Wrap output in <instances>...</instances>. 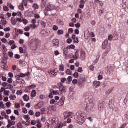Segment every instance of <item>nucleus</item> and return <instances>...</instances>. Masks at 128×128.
Segmentation results:
<instances>
[{
    "label": "nucleus",
    "mask_w": 128,
    "mask_h": 128,
    "mask_svg": "<svg viewBox=\"0 0 128 128\" xmlns=\"http://www.w3.org/2000/svg\"><path fill=\"white\" fill-rule=\"evenodd\" d=\"M64 114L65 118H68L69 116H72L74 114V113L72 112H65Z\"/></svg>",
    "instance_id": "10"
},
{
    "label": "nucleus",
    "mask_w": 128,
    "mask_h": 128,
    "mask_svg": "<svg viewBox=\"0 0 128 128\" xmlns=\"http://www.w3.org/2000/svg\"><path fill=\"white\" fill-rule=\"evenodd\" d=\"M96 4H98L99 2V5H100V6H103L104 5V2H102L101 0H95Z\"/></svg>",
    "instance_id": "23"
},
{
    "label": "nucleus",
    "mask_w": 128,
    "mask_h": 128,
    "mask_svg": "<svg viewBox=\"0 0 128 128\" xmlns=\"http://www.w3.org/2000/svg\"><path fill=\"white\" fill-rule=\"evenodd\" d=\"M15 108H20V104L16 103Z\"/></svg>",
    "instance_id": "47"
},
{
    "label": "nucleus",
    "mask_w": 128,
    "mask_h": 128,
    "mask_svg": "<svg viewBox=\"0 0 128 128\" xmlns=\"http://www.w3.org/2000/svg\"><path fill=\"white\" fill-rule=\"evenodd\" d=\"M0 108H2L3 110L5 108L6 105L4 104V102H0Z\"/></svg>",
    "instance_id": "28"
},
{
    "label": "nucleus",
    "mask_w": 128,
    "mask_h": 128,
    "mask_svg": "<svg viewBox=\"0 0 128 128\" xmlns=\"http://www.w3.org/2000/svg\"><path fill=\"white\" fill-rule=\"evenodd\" d=\"M33 8H34V10H36L40 8V6L36 4H33Z\"/></svg>",
    "instance_id": "25"
},
{
    "label": "nucleus",
    "mask_w": 128,
    "mask_h": 128,
    "mask_svg": "<svg viewBox=\"0 0 128 128\" xmlns=\"http://www.w3.org/2000/svg\"><path fill=\"white\" fill-rule=\"evenodd\" d=\"M52 124H56L55 128H62L64 126V124L62 122H56V118H52L51 120Z\"/></svg>",
    "instance_id": "2"
},
{
    "label": "nucleus",
    "mask_w": 128,
    "mask_h": 128,
    "mask_svg": "<svg viewBox=\"0 0 128 128\" xmlns=\"http://www.w3.org/2000/svg\"><path fill=\"white\" fill-rule=\"evenodd\" d=\"M41 25L43 28H46V23L45 22H41Z\"/></svg>",
    "instance_id": "48"
},
{
    "label": "nucleus",
    "mask_w": 128,
    "mask_h": 128,
    "mask_svg": "<svg viewBox=\"0 0 128 128\" xmlns=\"http://www.w3.org/2000/svg\"><path fill=\"white\" fill-rule=\"evenodd\" d=\"M36 96V92L34 90H33L32 92L31 96L34 98Z\"/></svg>",
    "instance_id": "34"
},
{
    "label": "nucleus",
    "mask_w": 128,
    "mask_h": 128,
    "mask_svg": "<svg viewBox=\"0 0 128 128\" xmlns=\"http://www.w3.org/2000/svg\"><path fill=\"white\" fill-rule=\"evenodd\" d=\"M9 98H10L11 100H16V95H10Z\"/></svg>",
    "instance_id": "26"
},
{
    "label": "nucleus",
    "mask_w": 128,
    "mask_h": 128,
    "mask_svg": "<svg viewBox=\"0 0 128 128\" xmlns=\"http://www.w3.org/2000/svg\"><path fill=\"white\" fill-rule=\"evenodd\" d=\"M76 48V46L74 45V44H71L70 46H68V47H67V50H75Z\"/></svg>",
    "instance_id": "18"
},
{
    "label": "nucleus",
    "mask_w": 128,
    "mask_h": 128,
    "mask_svg": "<svg viewBox=\"0 0 128 128\" xmlns=\"http://www.w3.org/2000/svg\"><path fill=\"white\" fill-rule=\"evenodd\" d=\"M41 112L42 114H50V112H48V109L46 108H43L41 110Z\"/></svg>",
    "instance_id": "14"
},
{
    "label": "nucleus",
    "mask_w": 128,
    "mask_h": 128,
    "mask_svg": "<svg viewBox=\"0 0 128 128\" xmlns=\"http://www.w3.org/2000/svg\"><path fill=\"white\" fill-rule=\"evenodd\" d=\"M24 30L26 32H30V27L26 26L24 28Z\"/></svg>",
    "instance_id": "53"
},
{
    "label": "nucleus",
    "mask_w": 128,
    "mask_h": 128,
    "mask_svg": "<svg viewBox=\"0 0 128 128\" xmlns=\"http://www.w3.org/2000/svg\"><path fill=\"white\" fill-rule=\"evenodd\" d=\"M81 116V123H84L86 118V114H80Z\"/></svg>",
    "instance_id": "9"
},
{
    "label": "nucleus",
    "mask_w": 128,
    "mask_h": 128,
    "mask_svg": "<svg viewBox=\"0 0 128 128\" xmlns=\"http://www.w3.org/2000/svg\"><path fill=\"white\" fill-rule=\"evenodd\" d=\"M14 44V41L11 40L9 42L8 44L10 46H12V44Z\"/></svg>",
    "instance_id": "55"
},
{
    "label": "nucleus",
    "mask_w": 128,
    "mask_h": 128,
    "mask_svg": "<svg viewBox=\"0 0 128 128\" xmlns=\"http://www.w3.org/2000/svg\"><path fill=\"white\" fill-rule=\"evenodd\" d=\"M46 10L48 12H52L54 10V8L52 6H49L46 8Z\"/></svg>",
    "instance_id": "27"
},
{
    "label": "nucleus",
    "mask_w": 128,
    "mask_h": 128,
    "mask_svg": "<svg viewBox=\"0 0 128 128\" xmlns=\"http://www.w3.org/2000/svg\"><path fill=\"white\" fill-rule=\"evenodd\" d=\"M66 74H68V76H70V74H72V71H70V70H68L66 71Z\"/></svg>",
    "instance_id": "51"
},
{
    "label": "nucleus",
    "mask_w": 128,
    "mask_h": 128,
    "mask_svg": "<svg viewBox=\"0 0 128 128\" xmlns=\"http://www.w3.org/2000/svg\"><path fill=\"white\" fill-rule=\"evenodd\" d=\"M80 112H77L76 114V116H75V120L78 122H80L78 120H80Z\"/></svg>",
    "instance_id": "16"
},
{
    "label": "nucleus",
    "mask_w": 128,
    "mask_h": 128,
    "mask_svg": "<svg viewBox=\"0 0 128 128\" xmlns=\"http://www.w3.org/2000/svg\"><path fill=\"white\" fill-rule=\"evenodd\" d=\"M108 40H105L103 43V48L104 50H106V47L107 45L108 44Z\"/></svg>",
    "instance_id": "20"
},
{
    "label": "nucleus",
    "mask_w": 128,
    "mask_h": 128,
    "mask_svg": "<svg viewBox=\"0 0 128 128\" xmlns=\"http://www.w3.org/2000/svg\"><path fill=\"white\" fill-rule=\"evenodd\" d=\"M94 86H95L96 87H100V80H94Z\"/></svg>",
    "instance_id": "17"
},
{
    "label": "nucleus",
    "mask_w": 128,
    "mask_h": 128,
    "mask_svg": "<svg viewBox=\"0 0 128 128\" xmlns=\"http://www.w3.org/2000/svg\"><path fill=\"white\" fill-rule=\"evenodd\" d=\"M60 72H64V65L60 66Z\"/></svg>",
    "instance_id": "39"
},
{
    "label": "nucleus",
    "mask_w": 128,
    "mask_h": 128,
    "mask_svg": "<svg viewBox=\"0 0 128 128\" xmlns=\"http://www.w3.org/2000/svg\"><path fill=\"white\" fill-rule=\"evenodd\" d=\"M24 118L26 120H30V116L28 115H25L24 116Z\"/></svg>",
    "instance_id": "40"
},
{
    "label": "nucleus",
    "mask_w": 128,
    "mask_h": 128,
    "mask_svg": "<svg viewBox=\"0 0 128 128\" xmlns=\"http://www.w3.org/2000/svg\"><path fill=\"white\" fill-rule=\"evenodd\" d=\"M36 88V86L32 85V86H28V88H29V90H32L33 88Z\"/></svg>",
    "instance_id": "43"
},
{
    "label": "nucleus",
    "mask_w": 128,
    "mask_h": 128,
    "mask_svg": "<svg viewBox=\"0 0 128 128\" xmlns=\"http://www.w3.org/2000/svg\"><path fill=\"white\" fill-rule=\"evenodd\" d=\"M50 92H52V94H53L54 96H58V94H60V93H58V91H54L53 90H51Z\"/></svg>",
    "instance_id": "31"
},
{
    "label": "nucleus",
    "mask_w": 128,
    "mask_h": 128,
    "mask_svg": "<svg viewBox=\"0 0 128 128\" xmlns=\"http://www.w3.org/2000/svg\"><path fill=\"white\" fill-rule=\"evenodd\" d=\"M8 84H12V78H8Z\"/></svg>",
    "instance_id": "62"
},
{
    "label": "nucleus",
    "mask_w": 128,
    "mask_h": 128,
    "mask_svg": "<svg viewBox=\"0 0 128 128\" xmlns=\"http://www.w3.org/2000/svg\"><path fill=\"white\" fill-rule=\"evenodd\" d=\"M86 82V78H81V86H84Z\"/></svg>",
    "instance_id": "19"
},
{
    "label": "nucleus",
    "mask_w": 128,
    "mask_h": 128,
    "mask_svg": "<svg viewBox=\"0 0 128 128\" xmlns=\"http://www.w3.org/2000/svg\"><path fill=\"white\" fill-rule=\"evenodd\" d=\"M46 0H42V4L41 6L42 8H46Z\"/></svg>",
    "instance_id": "24"
},
{
    "label": "nucleus",
    "mask_w": 128,
    "mask_h": 128,
    "mask_svg": "<svg viewBox=\"0 0 128 128\" xmlns=\"http://www.w3.org/2000/svg\"><path fill=\"white\" fill-rule=\"evenodd\" d=\"M22 112L24 114H26L28 112V110L26 108L22 109Z\"/></svg>",
    "instance_id": "64"
},
{
    "label": "nucleus",
    "mask_w": 128,
    "mask_h": 128,
    "mask_svg": "<svg viewBox=\"0 0 128 128\" xmlns=\"http://www.w3.org/2000/svg\"><path fill=\"white\" fill-rule=\"evenodd\" d=\"M0 24H2L3 26H6L8 24V21H6V19L1 20Z\"/></svg>",
    "instance_id": "11"
},
{
    "label": "nucleus",
    "mask_w": 128,
    "mask_h": 128,
    "mask_svg": "<svg viewBox=\"0 0 128 128\" xmlns=\"http://www.w3.org/2000/svg\"><path fill=\"white\" fill-rule=\"evenodd\" d=\"M96 106L95 100H90V104H87L86 106V110H92Z\"/></svg>",
    "instance_id": "1"
},
{
    "label": "nucleus",
    "mask_w": 128,
    "mask_h": 128,
    "mask_svg": "<svg viewBox=\"0 0 128 128\" xmlns=\"http://www.w3.org/2000/svg\"><path fill=\"white\" fill-rule=\"evenodd\" d=\"M4 12H9L10 8H8V7L6 6H4Z\"/></svg>",
    "instance_id": "45"
},
{
    "label": "nucleus",
    "mask_w": 128,
    "mask_h": 128,
    "mask_svg": "<svg viewBox=\"0 0 128 128\" xmlns=\"http://www.w3.org/2000/svg\"><path fill=\"white\" fill-rule=\"evenodd\" d=\"M111 50V47L108 46V48H106V51H105L104 53H103L102 54V58L104 59V58H106V56H107L108 52H110V51Z\"/></svg>",
    "instance_id": "6"
},
{
    "label": "nucleus",
    "mask_w": 128,
    "mask_h": 128,
    "mask_svg": "<svg viewBox=\"0 0 128 128\" xmlns=\"http://www.w3.org/2000/svg\"><path fill=\"white\" fill-rule=\"evenodd\" d=\"M22 94V90H18L16 92V94H18V96H20V94Z\"/></svg>",
    "instance_id": "56"
},
{
    "label": "nucleus",
    "mask_w": 128,
    "mask_h": 128,
    "mask_svg": "<svg viewBox=\"0 0 128 128\" xmlns=\"http://www.w3.org/2000/svg\"><path fill=\"white\" fill-rule=\"evenodd\" d=\"M58 36L64 34V30H58Z\"/></svg>",
    "instance_id": "42"
},
{
    "label": "nucleus",
    "mask_w": 128,
    "mask_h": 128,
    "mask_svg": "<svg viewBox=\"0 0 128 128\" xmlns=\"http://www.w3.org/2000/svg\"><path fill=\"white\" fill-rule=\"evenodd\" d=\"M1 48L4 52H6L8 50L6 49V46L2 45L1 47Z\"/></svg>",
    "instance_id": "29"
},
{
    "label": "nucleus",
    "mask_w": 128,
    "mask_h": 128,
    "mask_svg": "<svg viewBox=\"0 0 128 128\" xmlns=\"http://www.w3.org/2000/svg\"><path fill=\"white\" fill-rule=\"evenodd\" d=\"M18 128H22L23 126H22V123L20 122L17 125Z\"/></svg>",
    "instance_id": "54"
},
{
    "label": "nucleus",
    "mask_w": 128,
    "mask_h": 128,
    "mask_svg": "<svg viewBox=\"0 0 128 128\" xmlns=\"http://www.w3.org/2000/svg\"><path fill=\"white\" fill-rule=\"evenodd\" d=\"M113 90H114V87H110V89H108L106 92V95H110V94H112V92H113Z\"/></svg>",
    "instance_id": "13"
},
{
    "label": "nucleus",
    "mask_w": 128,
    "mask_h": 128,
    "mask_svg": "<svg viewBox=\"0 0 128 128\" xmlns=\"http://www.w3.org/2000/svg\"><path fill=\"white\" fill-rule=\"evenodd\" d=\"M86 1H87V0H81V5H80L81 8H84V4H86Z\"/></svg>",
    "instance_id": "22"
},
{
    "label": "nucleus",
    "mask_w": 128,
    "mask_h": 128,
    "mask_svg": "<svg viewBox=\"0 0 128 128\" xmlns=\"http://www.w3.org/2000/svg\"><path fill=\"white\" fill-rule=\"evenodd\" d=\"M1 42H4V44H6V42H8V40L4 38H3L1 39Z\"/></svg>",
    "instance_id": "52"
},
{
    "label": "nucleus",
    "mask_w": 128,
    "mask_h": 128,
    "mask_svg": "<svg viewBox=\"0 0 128 128\" xmlns=\"http://www.w3.org/2000/svg\"><path fill=\"white\" fill-rule=\"evenodd\" d=\"M14 88V86H12V84H8L6 90H12Z\"/></svg>",
    "instance_id": "30"
},
{
    "label": "nucleus",
    "mask_w": 128,
    "mask_h": 128,
    "mask_svg": "<svg viewBox=\"0 0 128 128\" xmlns=\"http://www.w3.org/2000/svg\"><path fill=\"white\" fill-rule=\"evenodd\" d=\"M6 106L8 108H10V106H12V102H8L6 103Z\"/></svg>",
    "instance_id": "35"
},
{
    "label": "nucleus",
    "mask_w": 128,
    "mask_h": 128,
    "mask_svg": "<svg viewBox=\"0 0 128 128\" xmlns=\"http://www.w3.org/2000/svg\"><path fill=\"white\" fill-rule=\"evenodd\" d=\"M8 124L12 126L16 125V122L14 121L9 120Z\"/></svg>",
    "instance_id": "41"
},
{
    "label": "nucleus",
    "mask_w": 128,
    "mask_h": 128,
    "mask_svg": "<svg viewBox=\"0 0 128 128\" xmlns=\"http://www.w3.org/2000/svg\"><path fill=\"white\" fill-rule=\"evenodd\" d=\"M19 9L20 10H24V6L22 4H21L19 6Z\"/></svg>",
    "instance_id": "49"
},
{
    "label": "nucleus",
    "mask_w": 128,
    "mask_h": 128,
    "mask_svg": "<svg viewBox=\"0 0 128 128\" xmlns=\"http://www.w3.org/2000/svg\"><path fill=\"white\" fill-rule=\"evenodd\" d=\"M84 36L85 37H86V36H92V40H94V36H95V33H94V32H91V33H90L88 30H86L84 32Z\"/></svg>",
    "instance_id": "4"
},
{
    "label": "nucleus",
    "mask_w": 128,
    "mask_h": 128,
    "mask_svg": "<svg viewBox=\"0 0 128 128\" xmlns=\"http://www.w3.org/2000/svg\"><path fill=\"white\" fill-rule=\"evenodd\" d=\"M124 104H128V92L127 95L126 96V98H124Z\"/></svg>",
    "instance_id": "36"
},
{
    "label": "nucleus",
    "mask_w": 128,
    "mask_h": 128,
    "mask_svg": "<svg viewBox=\"0 0 128 128\" xmlns=\"http://www.w3.org/2000/svg\"><path fill=\"white\" fill-rule=\"evenodd\" d=\"M34 17L35 18H40V15L38 14H35L34 15Z\"/></svg>",
    "instance_id": "60"
},
{
    "label": "nucleus",
    "mask_w": 128,
    "mask_h": 128,
    "mask_svg": "<svg viewBox=\"0 0 128 128\" xmlns=\"http://www.w3.org/2000/svg\"><path fill=\"white\" fill-rule=\"evenodd\" d=\"M44 104L43 102H40L39 104L36 106L35 108L36 110H40L42 108H44Z\"/></svg>",
    "instance_id": "8"
},
{
    "label": "nucleus",
    "mask_w": 128,
    "mask_h": 128,
    "mask_svg": "<svg viewBox=\"0 0 128 128\" xmlns=\"http://www.w3.org/2000/svg\"><path fill=\"white\" fill-rule=\"evenodd\" d=\"M10 118L11 120H13L14 122V120H16V118L14 116H10Z\"/></svg>",
    "instance_id": "44"
},
{
    "label": "nucleus",
    "mask_w": 128,
    "mask_h": 128,
    "mask_svg": "<svg viewBox=\"0 0 128 128\" xmlns=\"http://www.w3.org/2000/svg\"><path fill=\"white\" fill-rule=\"evenodd\" d=\"M8 82H4L2 83V86L3 88H8Z\"/></svg>",
    "instance_id": "50"
},
{
    "label": "nucleus",
    "mask_w": 128,
    "mask_h": 128,
    "mask_svg": "<svg viewBox=\"0 0 128 128\" xmlns=\"http://www.w3.org/2000/svg\"><path fill=\"white\" fill-rule=\"evenodd\" d=\"M74 78H78V72H76L74 74Z\"/></svg>",
    "instance_id": "59"
},
{
    "label": "nucleus",
    "mask_w": 128,
    "mask_h": 128,
    "mask_svg": "<svg viewBox=\"0 0 128 128\" xmlns=\"http://www.w3.org/2000/svg\"><path fill=\"white\" fill-rule=\"evenodd\" d=\"M86 56L85 51H81V58L82 59H86Z\"/></svg>",
    "instance_id": "21"
},
{
    "label": "nucleus",
    "mask_w": 128,
    "mask_h": 128,
    "mask_svg": "<svg viewBox=\"0 0 128 128\" xmlns=\"http://www.w3.org/2000/svg\"><path fill=\"white\" fill-rule=\"evenodd\" d=\"M54 46L58 48L60 46V40L58 39H55L52 41Z\"/></svg>",
    "instance_id": "7"
},
{
    "label": "nucleus",
    "mask_w": 128,
    "mask_h": 128,
    "mask_svg": "<svg viewBox=\"0 0 128 128\" xmlns=\"http://www.w3.org/2000/svg\"><path fill=\"white\" fill-rule=\"evenodd\" d=\"M4 94L6 96H10V91L5 90L4 92Z\"/></svg>",
    "instance_id": "33"
},
{
    "label": "nucleus",
    "mask_w": 128,
    "mask_h": 128,
    "mask_svg": "<svg viewBox=\"0 0 128 128\" xmlns=\"http://www.w3.org/2000/svg\"><path fill=\"white\" fill-rule=\"evenodd\" d=\"M24 100L26 102H28V100H30V97H28V95H24L23 96Z\"/></svg>",
    "instance_id": "32"
},
{
    "label": "nucleus",
    "mask_w": 128,
    "mask_h": 128,
    "mask_svg": "<svg viewBox=\"0 0 128 128\" xmlns=\"http://www.w3.org/2000/svg\"><path fill=\"white\" fill-rule=\"evenodd\" d=\"M68 32L69 34H74V29L72 28L69 29Z\"/></svg>",
    "instance_id": "63"
},
{
    "label": "nucleus",
    "mask_w": 128,
    "mask_h": 128,
    "mask_svg": "<svg viewBox=\"0 0 128 128\" xmlns=\"http://www.w3.org/2000/svg\"><path fill=\"white\" fill-rule=\"evenodd\" d=\"M14 114L16 116H18L20 114V112H18V110H14Z\"/></svg>",
    "instance_id": "58"
},
{
    "label": "nucleus",
    "mask_w": 128,
    "mask_h": 128,
    "mask_svg": "<svg viewBox=\"0 0 128 128\" xmlns=\"http://www.w3.org/2000/svg\"><path fill=\"white\" fill-rule=\"evenodd\" d=\"M30 26H31L32 28H34V30L36 28H38V26H36L35 24H31Z\"/></svg>",
    "instance_id": "37"
},
{
    "label": "nucleus",
    "mask_w": 128,
    "mask_h": 128,
    "mask_svg": "<svg viewBox=\"0 0 128 128\" xmlns=\"http://www.w3.org/2000/svg\"><path fill=\"white\" fill-rule=\"evenodd\" d=\"M37 128H42V124H41L40 122L38 123V124H37Z\"/></svg>",
    "instance_id": "57"
},
{
    "label": "nucleus",
    "mask_w": 128,
    "mask_h": 128,
    "mask_svg": "<svg viewBox=\"0 0 128 128\" xmlns=\"http://www.w3.org/2000/svg\"><path fill=\"white\" fill-rule=\"evenodd\" d=\"M20 64H21V66H26V62L20 61Z\"/></svg>",
    "instance_id": "38"
},
{
    "label": "nucleus",
    "mask_w": 128,
    "mask_h": 128,
    "mask_svg": "<svg viewBox=\"0 0 128 128\" xmlns=\"http://www.w3.org/2000/svg\"><path fill=\"white\" fill-rule=\"evenodd\" d=\"M59 86V90L62 94H64V92H66V88L64 86V84L62 83L58 84Z\"/></svg>",
    "instance_id": "3"
},
{
    "label": "nucleus",
    "mask_w": 128,
    "mask_h": 128,
    "mask_svg": "<svg viewBox=\"0 0 128 128\" xmlns=\"http://www.w3.org/2000/svg\"><path fill=\"white\" fill-rule=\"evenodd\" d=\"M58 104L60 106H62L64 104V98H62L60 100Z\"/></svg>",
    "instance_id": "12"
},
{
    "label": "nucleus",
    "mask_w": 128,
    "mask_h": 128,
    "mask_svg": "<svg viewBox=\"0 0 128 128\" xmlns=\"http://www.w3.org/2000/svg\"><path fill=\"white\" fill-rule=\"evenodd\" d=\"M51 110H53V112H56V108L54 106H52L50 107Z\"/></svg>",
    "instance_id": "46"
},
{
    "label": "nucleus",
    "mask_w": 128,
    "mask_h": 128,
    "mask_svg": "<svg viewBox=\"0 0 128 128\" xmlns=\"http://www.w3.org/2000/svg\"><path fill=\"white\" fill-rule=\"evenodd\" d=\"M98 110H100V112H104V110H106V105L105 104L102 103L99 104Z\"/></svg>",
    "instance_id": "5"
},
{
    "label": "nucleus",
    "mask_w": 128,
    "mask_h": 128,
    "mask_svg": "<svg viewBox=\"0 0 128 128\" xmlns=\"http://www.w3.org/2000/svg\"><path fill=\"white\" fill-rule=\"evenodd\" d=\"M6 112L7 114H12V110H6Z\"/></svg>",
    "instance_id": "61"
},
{
    "label": "nucleus",
    "mask_w": 128,
    "mask_h": 128,
    "mask_svg": "<svg viewBox=\"0 0 128 128\" xmlns=\"http://www.w3.org/2000/svg\"><path fill=\"white\" fill-rule=\"evenodd\" d=\"M40 34L42 36H48V32H46V31L44 30H42L41 32H40Z\"/></svg>",
    "instance_id": "15"
}]
</instances>
